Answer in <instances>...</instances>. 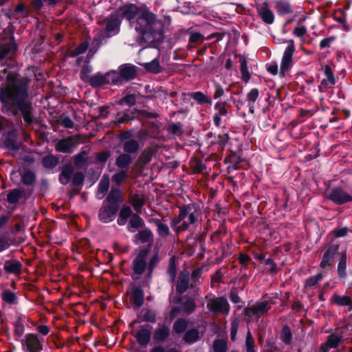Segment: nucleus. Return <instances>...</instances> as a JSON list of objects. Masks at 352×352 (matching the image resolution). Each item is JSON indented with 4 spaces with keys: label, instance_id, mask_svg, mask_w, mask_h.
<instances>
[{
    "label": "nucleus",
    "instance_id": "29",
    "mask_svg": "<svg viewBox=\"0 0 352 352\" xmlns=\"http://www.w3.org/2000/svg\"><path fill=\"white\" fill-rule=\"evenodd\" d=\"M131 301L137 307H140L144 302V293L140 288H135L131 294Z\"/></svg>",
    "mask_w": 352,
    "mask_h": 352
},
{
    "label": "nucleus",
    "instance_id": "5",
    "mask_svg": "<svg viewBox=\"0 0 352 352\" xmlns=\"http://www.w3.org/2000/svg\"><path fill=\"white\" fill-rule=\"evenodd\" d=\"M142 9L143 5L138 6L133 3H127L122 6L118 12L122 18L126 19L130 23V25L133 26L137 18L142 13L141 10Z\"/></svg>",
    "mask_w": 352,
    "mask_h": 352
},
{
    "label": "nucleus",
    "instance_id": "34",
    "mask_svg": "<svg viewBox=\"0 0 352 352\" xmlns=\"http://www.w3.org/2000/svg\"><path fill=\"white\" fill-rule=\"evenodd\" d=\"M259 316H264L268 310L271 309V306L267 301H258L253 305Z\"/></svg>",
    "mask_w": 352,
    "mask_h": 352
},
{
    "label": "nucleus",
    "instance_id": "33",
    "mask_svg": "<svg viewBox=\"0 0 352 352\" xmlns=\"http://www.w3.org/2000/svg\"><path fill=\"white\" fill-rule=\"evenodd\" d=\"M89 84L94 87H98L107 84L105 74H97L89 79Z\"/></svg>",
    "mask_w": 352,
    "mask_h": 352
},
{
    "label": "nucleus",
    "instance_id": "17",
    "mask_svg": "<svg viewBox=\"0 0 352 352\" xmlns=\"http://www.w3.org/2000/svg\"><path fill=\"white\" fill-rule=\"evenodd\" d=\"M227 104L226 101L219 100L214 104V110L216 113L213 117L214 124L216 126H219L221 122V116H226L228 113V111L226 109V106Z\"/></svg>",
    "mask_w": 352,
    "mask_h": 352
},
{
    "label": "nucleus",
    "instance_id": "50",
    "mask_svg": "<svg viewBox=\"0 0 352 352\" xmlns=\"http://www.w3.org/2000/svg\"><path fill=\"white\" fill-rule=\"evenodd\" d=\"M89 47V42L87 41H85L82 42L80 45H78L74 50H72L70 53L72 56H77L83 53H85Z\"/></svg>",
    "mask_w": 352,
    "mask_h": 352
},
{
    "label": "nucleus",
    "instance_id": "51",
    "mask_svg": "<svg viewBox=\"0 0 352 352\" xmlns=\"http://www.w3.org/2000/svg\"><path fill=\"white\" fill-rule=\"evenodd\" d=\"M22 196V192L19 189L12 190L7 197V200L10 204H16Z\"/></svg>",
    "mask_w": 352,
    "mask_h": 352
},
{
    "label": "nucleus",
    "instance_id": "23",
    "mask_svg": "<svg viewBox=\"0 0 352 352\" xmlns=\"http://www.w3.org/2000/svg\"><path fill=\"white\" fill-rule=\"evenodd\" d=\"M135 67L124 65L120 67V76L124 80H129L135 76Z\"/></svg>",
    "mask_w": 352,
    "mask_h": 352
},
{
    "label": "nucleus",
    "instance_id": "21",
    "mask_svg": "<svg viewBox=\"0 0 352 352\" xmlns=\"http://www.w3.org/2000/svg\"><path fill=\"white\" fill-rule=\"evenodd\" d=\"M3 144L6 148L12 151H16L20 148V144L16 142L14 132H10L5 136Z\"/></svg>",
    "mask_w": 352,
    "mask_h": 352
},
{
    "label": "nucleus",
    "instance_id": "1",
    "mask_svg": "<svg viewBox=\"0 0 352 352\" xmlns=\"http://www.w3.org/2000/svg\"><path fill=\"white\" fill-rule=\"evenodd\" d=\"M142 13L135 20L133 27L140 34L148 40H158L163 34L162 22L157 19L147 6L143 4Z\"/></svg>",
    "mask_w": 352,
    "mask_h": 352
},
{
    "label": "nucleus",
    "instance_id": "43",
    "mask_svg": "<svg viewBox=\"0 0 352 352\" xmlns=\"http://www.w3.org/2000/svg\"><path fill=\"white\" fill-rule=\"evenodd\" d=\"M72 173L73 168L72 166L65 167L59 177L60 182L62 184H67L69 182Z\"/></svg>",
    "mask_w": 352,
    "mask_h": 352
},
{
    "label": "nucleus",
    "instance_id": "19",
    "mask_svg": "<svg viewBox=\"0 0 352 352\" xmlns=\"http://www.w3.org/2000/svg\"><path fill=\"white\" fill-rule=\"evenodd\" d=\"M341 339L342 336L331 334L329 336L327 341L321 345V351L322 352H327L329 349L337 347Z\"/></svg>",
    "mask_w": 352,
    "mask_h": 352
},
{
    "label": "nucleus",
    "instance_id": "28",
    "mask_svg": "<svg viewBox=\"0 0 352 352\" xmlns=\"http://www.w3.org/2000/svg\"><path fill=\"white\" fill-rule=\"evenodd\" d=\"M21 264L16 260H10L5 262L4 269L8 273H16L20 271Z\"/></svg>",
    "mask_w": 352,
    "mask_h": 352
},
{
    "label": "nucleus",
    "instance_id": "52",
    "mask_svg": "<svg viewBox=\"0 0 352 352\" xmlns=\"http://www.w3.org/2000/svg\"><path fill=\"white\" fill-rule=\"evenodd\" d=\"M142 321L155 323L156 322V314L153 310L146 309L142 311Z\"/></svg>",
    "mask_w": 352,
    "mask_h": 352
},
{
    "label": "nucleus",
    "instance_id": "2",
    "mask_svg": "<svg viewBox=\"0 0 352 352\" xmlns=\"http://www.w3.org/2000/svg\"><path fill=\"white\" fill-rule=\"evenodd\" d=\"M199 212L194 206L188 204L179 208L177 218L170 221L171 228L176 232L186 230L198 219Z\"/></svg>",
    "mask_w": 352,
    "mask_h": 352
},
{
    "label": "nucleus",
    "instance_id": "6",
    "mask_svg": "<svg viewBox=\"0 0 352 352\" xmlns=\"http://www.w3.org/2000/svg\"><path fill=\"white\" fill-rule=\"evenodd\" d=\"M207 307L213 314L222 313L228 315L230 311V307L228 300L224 297H218L208 300Z\"/></svg>",
    "mask_w": 352,
    "mask_h": 352
},
{
    "label": "nucleus",
    "instance_id": "62",
    "mask_svg": "<svg viewBox=\"0 0 352 352\" xmlns=\"http://www.w3.org/2000/svg\"><path fill=\"white\" fill-rule=\"evenodd\" d=\"M307 32V29L305 25H299L294 28L293 34L297 37L301 38Z\"/></svg>",
    "mask_w": 352,
    "mask_h": 352
},
{
    "label": "nucleus",
    "instance_id": "63",
    "mask_svg": "<svg viewBox=\"0 0 352 352\" xmlns=\"http://www.w3.org/2000/svg\"><path fill=\"white\" fill-rule=\"evenodd\" d=\"M87 158V154L86 152H81L75 156V164L76 166H80L85 163Z\"/></svg>",
    "mask_w": 352,
    "mask_h": 352
},
{
    "label": "nucleus",
    "instance_id": "59",
    "mask_svg": "<svg viewBox=\"0 0 352 352\" xmlns=\"http://www.w3.org/2000/svg\"><path fill=\"white\" fill-rule=\"evenodd\" d=\"M245 316H247L249 319H254L258 318L259 316L256 311L254 306L252 305V306L248 307L244 309Z\"/></svg>",
    "mask_w": 352,
    "mask_h": 352
},
{
    "label": "nucleus",
    "instance_id": "49",
    "mask_svg": "<svg viewBox=\"0 0 352 352\" xmlns=\"http://www.w3.org/2000/svg\"><path fill=\"white\" fill-rule=\"evenodd\" d=\"M109 186V180L107 176L103 175L98 184V195H104Z\"/></svg>",
    "mask_w": 352,
    "mask_h": 352
},
{
    "label": "nucleus",
    "instance_id": "26",
    "mask_svg": "<svg viewBox=\"0 0 352 352\" xmlns=\"http://www.w3.org/2000/svg\"><path fill=\"white\" fill-rule=\"evenodd\" d=\"M151 236V231L149 229H144L140 231L135 236V242L136 243H146L150 241Z\"/></svg>",
    "mask_w": 352,
    "mask_h": 352
},
{
    "label": "nucleus",
    "instance_id": "20",
    "mask_svg": "<svg viewBox=\"0 0 352 352\" xmlns=\"http://www.w3.org/2000/svg\"><path fill=\"white\" fill-rule=\"evenodd\" d=\"M274 3L278 14L285 15L293 12L292 7L287 1L276 0Z\"/></svg>",
    "mask_w": 352,
    "mask_h": 352
},
{
    "label": "nucleus",
    "instance_id": "16",
    "mask_svg": "<svg viewBox=\"0 0 352 352\" xmlns=\"http://www.w3.org/2000/svg\"><path fill=\"white\" fill-rule=\"evenodd\" d=\"M258 14L266 24H272L274 21V14L270 9L267 2L263 3L257 8Z\"/></svg>",
    "mask_w": 352,
    "mask_h": 352
},
{
    "label": "nucleus",
    "instance_id": "36",
    "mask_svg": "<svg viewBox=\"0 0 352 352\" xmlns=\"http://www.w3.org/2000/svg\"><path fill=\"white\" fill-rule=\"evenodd\" d=\"M143 66L147 71L154 74H157L161 71V67L157 58H153L149 63H144Z\"/></svg>",
    "mask_w": 352,
    "mask_h": 352
},
{
    "label": "nucleus",
    "instance_id": "9",
    "mask_svg": "<svg viewBox=\"0 0 352 352\" xmlns=\"http://www.w3.org/2000/svg\"><path fill=\"white\" fill-rule=\"evenodd\" d=\"M152 327L148 324L142 325L135 333V338L139 345L146 346L151 341Z\"/></svg>",
    "mask_w": 352,
    "mask_h": 352
},
{
    "label": "nucleus",
    "instance_id": "3",
    "mask_svg": "<svg viewBox=\"0 0 352 352\" xmlns=\"http://www.w3.org/2000/svg\"><path fill=\"white\" fill-rule=\"evenodd\" d=\"M283 43H287L289 45L283 52L280 64L279 74L281 77L285 76L293 67V56L295 52V44L294 40H285Z\"/></svg>",
    "mask_w": 352,
    "mask_h": 352
},
{
    "label": "nucleus",
    "instance_id": "18",
    "mask_svg": "<svg viewBox=\"0 0 352 352\" xmlns=\"http://www.w3.org/2000/svg\"><path fill=\"white\" fill-rule=\"evenodd\" d=\"M190 274L187 271H183L180 273L177 283L176 285V290L179 294L184 293L189 287Z\"/></svg>",
    "mask_w": 352,
    "mask_h": 352
},
{
    "label": "nucleus",
    "instance_id": "53",
    "mask_svg": "<svg viewBox=\"0 0 352 352\" xmlns=\"http://www.w3.org/2000/svg\"><path fill=\"white\" fill-rule=\"evenodd\" d=\"M21 180L25 185H31L35 180V175L30 170H27L21 174Z\"/></svg>",
    "mask_w": 352,
    "mask_h": 352
},
{
    "label": "nucleus",
    "instance_id": "37",
    "mask_svg": "<svg viewBox=\"0 0 352 352\" xmlns=\"http://www.w3.org/2000/svg\"><path fill=\"white\" fill-rule=\"evenodd\" d=\"M16 50L15 43L11 42L0 47V60L6 57L9 54L14 53Z\"/></svg>",
    "mask_w": 352,
    "mask_h": 352
},
{
    "label": "nucleus",
    "instance_id": "58",
    "mask_svg": "<svg viewBox=\"0 0 352 352\" xmlns=\"http://www.w3.org/2000/svg\"><path fill=\"white\" fill-rule=\"evenodd\" d=\"M192 98L200 104L202 103H211L210 100H208L206 96L201 91L195 92L192 94Z\"/></svg>",
    "mask_w": 352,
    "mask_h": 352
},
{
    "label": "nucleus",
    "instance_id": "55",
    "mask_svg": "<svg viewBox=\"0 0 352 352\" xmlns=\"http://www.w3.org/2000/svg\"><path fill=\"white\" fill-rule=\"evenodd\" d=\"M322 274L321 273H319L308 278L305 281V286L313 287L316 285L320 280L322 279Z\"/></svg>",
    "mask_w": 352,
    "mask_h": 352
},
{
    "label": "nucleus",
    "instance_id": "8",
    "mask_svg": "<svg viewBox=\"0 0 352 352\" xmlns=\"http://www.w3.org/2000/svg\"><path fill=\"white\" fill-rule=\"evenodd\" d=\"M329 198L333 202L338 205H342L352 201V196L340 187L333 188L329 193Z\"/></svg>",
    "mask_w": 352,
    "mask_h": 352
},
{
    "label": "nucleus",
    "instance_id": "39",
    "mask_svg": "<svg viewBox=\"0 0 352 352\" xmlns=\"http://www.w3.org/2000/svg\"><path fill=\"white\" fill-rule=\"evenodd\" d=\"M155 151L153 148H147L145 149L139 157L140 162L144 165L148 164L152 160L153 155Z\"/></svg>",
    "mask_w": 352,
    "mask_h": 352
},
{
    "label": "nucleus",
    "instance_id": "12",
    "mask_svg": "<svg viewBox=\"0 0 352 352\" xmlns=\"http://www.w3.org/2000/svg\"><path fill=\"white\" fill-rule=\"evenodd\" d=\"M118 210L103 203L98 212V218L103 223H109L114 220Z\"/></svg>",
    "mask_w": 352,
    "mask_h": 352
},
{
    "label": "nucleus",
    "instance_id": "41",
    "mask_svg": "<svg viewBox=\"0 0 352 352\" xmlns=\"http://www.w3.org/2000/svg\"><path fill=\"white\" fill-rule=\"evenodd\" d=\"M107 84L119 85L121 83L122 78L120 73L111 72L105 74Z\"/></svg>",
    "mask_w": 352,
    "mask_h": 352
},
{
    "label": "nucleus",
    "instance_id": "22",
    "mask_svg": "<svg viewBox=\"0 0 352 352\" xmlns=\"http://www.w3.org/2000/svg\"><path fill=\"white\" fill-rule=\"evenodd\" d=\"M346 252H342L338 265V275L342 281H344L346 277Z\"/></svg>",
    "mask_w": 352,
    "mask_h": 352
},
{
    "label": "nucleus",
    "instance_id": "60",
    "mask_svg": "<svg viewBox=\"0 0 352 352\" xmlns=\"http://www.w3.org/2000/svg\"><path fill=\"white\" fill-rule=\"evenodd\" d=\"M266 266L267 271L270 273H276L277 272L276 264L272 258H268L265 261L264 263Z\"/></svg>",
    "mask_w": 352,
    "mask_h": 352
},
{
    "label": "nucleus",
    "instance_id": "32",
    "mask_svg": "<svg viewBox=\"0 0 352 352\" xmlns=\"http://www.w3.org/2000/svg\"><path fill=\"white\" fill-rule=\"evenodd\" d=\"M331 302L338 306H347L351 304V298L348 296H339L334 294L331 298Z\"/></svg>",
    "mask_w": 352,
    "mask_h": 352
},
{
    "label": "nucleus",
    "instance_id": "56",
    "mask_svg": "<svg viewBox=\"0 0 352 352\" xmlns=\"http://www.w3.org/2000/svg\"><path fill=\"white\" fill-rule=\"evenodd\" d=\"M56 164L57 160L52 155L46 156L43 159V165L46 168H54L56 166Z\"/></svg>",
    "mask_w": 352,
    "mask_h": 352
},
{
    "label": "nucleus",
    "instance_id": "57",
    "mask_svg": "<svg viewBox=\"0 0 352 352\" xmlns=\"http://www.w3.org/2000/svg\"><path fill=\"white\" fill-rule=\"evenodd\" d=\"M126 173L124 170H121L119 173L114 174L112 177V180L117 185H120L126 178Z\"/></svg>",
    "mask_w": 352,
    "mask_h": 352
},
{
    "label": "nucleus",
    "instance_id": "30",
    "mask_svg": "<svg viewBox=\"0 0 352 352\" xmlns=\"http://www.w3.org/2000/svg\"><path fill=\"white\" fill-rule=\"evenodd\" d=\"M131 214V209L129 206H124L120 211L117 220L118 225L124 226L126 223L128 218Z\"/></svg>",
    "mask_w": 352,
    "mask_h": 352
},
{
    "label": "nucleus",
    "instance_id": "13",
    "mask_svg": "<svg viewBox=\"0 0 352 352\" xmlns=\"http://www.w3.org/2000/svg\"><path fill=\"white\" fill-rule=\"evenodd\" d=\"M170 335V329L168 325L164 323H158L154 330L153 339L156 342H164L166 341Z\"/></svg>",
    "mask_w": 352,
    "mask_h": 352
},
{
    "label": "nucleus",
    "instance_id": "48",
    "mask_svg": "<svg viewBox=\"0 0 352 352\" xmlns=\"http://www.w3.org/2000/svg\"><path fill=\"white\" fill-rule=\"evenodd\" d=\"M245 346L246 352H256L254 340L250 331H248L246 335Z\"/></svg>",
    "mask_w": 352,
    "mask_h": 352
},
{
    "label": "nucleus",
    "instance_id": "40",
    "mask_svg": "<svg viewBox=\"0 0 352 352\" xmlns=\"http://www.w3.org/2000/svg\"><path fill=\"white\" fill-rule=\"evenodd\" d=\"M153 222L157 227V233L161 236H166L169 234V228L168 226L162 222L161 219H155Z\"/></svg>",
    "mask_w": 352,
    "mask_h": 352
},
{
    "label": "nucleus",
    "instance_id": "44",
    "mask_svg": "<svg viewBox=\"0 0 352 352\" xmlns=\"http://www.w3.org/2000/svg\"><path fill=\"white\" fill-rule=\"evenodd\" d=\"M240 71L242 80L245 82H248L250 79V74L248 72V63L245 58L240 59Z\"/></svg>",
    "mask_w": 352,
    "mask_h": 352
},
{
    "label": "nucleus",
    "instance_id": "4",
    "mask_svg": "<svg viewBox=\"0 0 352 352\" xmlns=\"http://www.w3.org/2000/svg\"><path fill=\"white\" fill-rule=\"evenodd\" d=\"M25 352H41L43 350L44 340L36 333H26L21 341Z\"/></svg>",
    "mask_w": 352,
    "mask_h": 352
},
{
    "label": "nucleus",
    "instance_id": "61",
    "mask_svg": "<svg viewBox=\"0 0 352 352\" xmlns=\"http://www.w3.org/2000/svg\"><path fill=\"white\" fill-rule=\"evenodd\" d=\"M184 309L186 312L190 314L195 309V303L193 300L188 299L184 302Z\"/></svg>",
    "mask_w": 352,
    "mask_h": 352
},
{
    "label": "nucleus",
    "instance_id": "15",
    "mask_svg": "<svg viewBox=\"0 0 352 352\" xmlns=\"http://www.w3.org/2000/svg\"><path fill=\"white\" fill-rule=\"evenodd\" d=\"M146 267V261L144 254H139L133 262V269L134 274L133 278L137 280L139 276L142 274Z\"/></svg>",
    "mask_w": 352,
    "mask_h": 352
},
{
    "label": "nucleus",
    "instance_id": "47",
    "mask_svg": "<svg viewBox=\"0 0 352 352\" xmlns=\"http://www.w3.org/2000/svg\"><path fill=\"white\" fill-rule=\"evenodd\" d=\"M187 327V321L183 318H179L173 324V330L175 333L181 334L186 331Z\"/></svg>",
    "mask_w": 352,
    "mask_h": 352
},
{
    "label": "nucleus",
    "instance_id": "10",
    "mask_svg": "<svg viewBox=\"0 0 352 352\" xmlns=\"http://www.w3.org/2000/svg\"><path fill=\"white\" fill-rule=\"evenodd\" d=\"M78 143V138L76 136H69L57 142L55 146L56 151L60 153H71Z\"/></svg>",
    "mask_w": 352,
    "mask_h": 352
},
{
    "label": "nucleus",
    "instance_id": "25",
    "mask_svg": "<svg viewBox=\"0 0 352 352\" xmlns=\"http://www.w3.org/2000/svg\"><path fill=\"white\" fill-rule=\"evenodd\" d=\"M139 149V144L135 140H129L123 143V150L126 154H135Z\"/></svg>",
    "mask_w": 352,
    "mask_h": 352
},
{
    "label": "nucleus",
    "instance_id": "27",
    "mask_svg": "<svg viewBox=\"0 0 352 352\" xmlns=\"http://www.w3.org/2000/svg\"><path fill=\"white\" fill-rule=\"evenodd\" d=\"M200 336V333L197 329H191L186 331L184 336V340L188 344L196 342Z\"/></svg>",
    "mask_w": 352,
    "mask_h": 352
},
{
    "label": "nucleus",
    "instance_id": "54",
    "mask_svg": "<svg viewBox=\"0 0 352 352\" xmlns=\"http://www.w3.org/2000/svg\"><path fill=\"white\" fill-rule=\"evenodd\" d=\"M227 349L226 342L223 340H216L213 343L214 352H226Z\"/></svg>",
    "mask_w": 352,
    "mask_h": 352
},
{
    "label": "nucleus",
    "instance_id": "45",
    "mask_svg": "<svg viewBox=\"0 0 352 352\" xmlns=\"http://www.w3.org/2000/svg\"><path fill=\"white\" fill-rule=\"evenodd\" d=\"M259 95V91L258 89H252L247 95V100L249 102L250 107V111L253 113L254 104L256 100L258 99Z\"/></svg>",
    "mask_w": 352,
    "mask_h": 352
},
{
    "label": "nucleus",
    "instance_id": "46",
    "mask_svg": "<svg viewBox=\"0 0 352 352\" xmlns=\"http://www.w3.org/2000/svg\"><path fill=\"white\" fill-rule=\"evenodd\" d=\"M280 340L285 344L288 345L292 343V333L289 327L285 326L280 332Z\"/></svg>",
    "mask_w": 352,
    "mask_h": 352
},
{
    "label": "nucleus",
    "instance_id": "38",
    "mask_svg": "<svg viewBox=\"0 0 352 352\" xmlns=\"http://www.w3.org/2000/svg\"><path fill=\"white\" fill-rule=\"evenodd\" d=\"M132 162V157L130 155L122 153L120 154L116 159V165L119 168H125L128 166Z\"/></svg>",
    "mask_w": 352,
    "mask_h": 352
},
{
    "label": "nucleus",
    "instance_id": "31",
    "mask_svg": "<svg viewBox=\"0 0 352 352\" xmlns=\"http://www.w3.org/2000/svg\"><path fill=\"white\" fill-rule=\"evenodd\" d=\"M2 300L10 305H14L17 303V296L16 293L9 290L5 289L1 293Z\"/></svg>",
    "mask_w": 352,
    "mask_h": 352
},
{
    "label": "nucleus",
    "instance_id": "24",
    "mask_svg": "<svg viewBox=\"0 0 352 352\" xmlns=\"http://www.w3.org/2000/svg\"><path fill=\"white\" fill-rule=\"evenodd\" d=\"M144 226V220L138 214H134L131 215L129 220L128 230L130 232H135L138 228H141Z\"/></svg>",
    "mask_w": 352,
    "mask_h": 352
},
{
    "label": "nucleus",
    "instance_id": "11",
    "mask_svg": "<svg viewBox=\"0 0 352 352\" xmlns=\"http://www.w3.org/2000/svg\"><path fill=\"white\" fill-rule=\"evenodd\" d=\"M123 201L124 197L122 192L119 188H112L104 202L113 208L116 207V209L118 210L120 204Z\"/></svg>",
    "mask_w": 352,
    "mask_h": 352
},
{
    "label": "nucleus",
    "instance_id": "64",
    "mask_svg": "<svg viewBox=\"0 0 352 352\" xmlns=\"http://www.w3.org/2000/svg\"><path fill=\"white\" fill-rule=\"evenodd\" d=\"M84 175L82 173H76L73 177L72 183L74 186H78L83 182Z\"/></svg>",
    "mask_w": 352,
    "mask_h": 352
},
{
    "label": "nucleus",
    "instance_id": "35",
    "mask_svg": "<svg viewBox=\"0 0 352 352\" xmlns=\"http://www.w3.org/2000/svg\"><path fill=\"white\" fill-rule=\"evenodd\" d=\"M323 71L325 75V78L323 79V82L325 85L330 86L335 85L336 79L331 67L328 65H325L323 68Z\"/></svg>",
    "mask_w": 352,
    "mask_h": 352
},
{
    "label": "nucleus",
    "instance_id": "14",
    "mask_svg": "<svg viewBox=\"0 0 352 352\" xmlns=\"http://www.w3.org/2000/svg\"><path fill=\"white\" fill-rule=\"evenodd\" d=\"M338 249L339 245L337 244H333L327 249V250L324 252L320 263V267L322 269H327L331 267L333 261L334 256L338 252Z\"/></svg>",
    "mask_w": 352,
    "mask_h": 352
},
{
    "label": "nucleus",
    "instance_id": "42",
    "mask_svg": "<svg viewBox=\"0 0 352 352\" xmlns=\"http://www.w3.org/2000/svg\"><path fill=\"white\" fill-rule=\"evenodd\" d=\"M131 204L136 212H140L144 204V201L141 196L135 194L131 197Z\"/></svg>",
    "mask_w": 352,
    "mask_h": 352
},
{
    "label": "nucleus",
    "instance_id": "7",
    "mask_svg": "<svg viewBox=\"0 0 352 352\" xmlns=\"http://www.w3.org/2000/svg\"><path fill=\"white\" fill-rule=\"evenodd\" d=\"M121 20L119 14H111L105 19L104 32L107 36H113L117 34L120 31Z\"/></svg>",
    "mask_w": 352,
    "mask_h": 352
}]
</instances>
